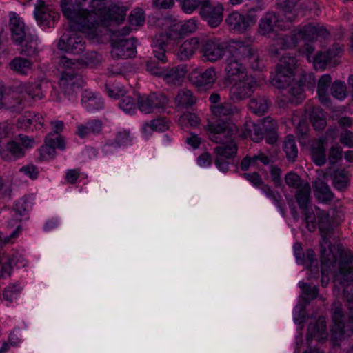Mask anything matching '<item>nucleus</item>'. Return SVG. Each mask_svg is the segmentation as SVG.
Here are the masks:
<instances>
[{
    "mask_svg": "<svg viewBox=\"0 0 353 353\" xmlns=\"http://www.w3.org/2000/svg\"><path fill=\"white\" fill-rule=\"evenodd\" d=\"M225 21L230 30L241 34L256 23V17L250 14H241L238 12H232L228 14Z\"/></svg>",
    "mask_w": 353,
    "mask_h": 353,
    "instance_id": "nucleus-18",
    "label": "nucleus"
},
{
    "mask_svg": "<svg viewBox=\"0 0 353 353\" xmlns=\"http://www.w3.org/2000/svg\"><path fill=\"white\" fill-rule=\"evenodd\" d=\"M328 35L329 32L323 26L309 23L302 28H296L290 35H281L274 39L270 52L278 54L279 50L295 47L301 41H305L307 43L301 49V52L305 54L307 60L310 61V55L313 53L314 47L310 42L317 39H325Z\"/></svg>",
    "mask_w": 353,
    "mask_h": 353,
    "instance_id": "nucleus-2",
    "label": "nucleus"
},
{
    "mask_svg": "<svg viewBox=\"0 0 353 353\" xmlns=\"http://www.w3.org/2000/svg\"><path fill=\"white\" fill-rule=\"evenodd\" d=\"M81 102L83 106L88 112L99 110L103 108V102L99 94L90 90H84L82 93Z\"/></svg>",
    "mask_w": 353,
    "mask_h": 353,
    "instance_id": "nucleus-29",
    "label": "nucleus"
},
{
    "mask_svg": "<svg viewBox=\"0 0 353 353\" xmlns=\"http://www.w3.org/2000/svg\"><path fill=\"white\" fill-rule=\"evenodd\" d=\"M17 141H19V145L23 148V150L27 148H32L34 145V139L33 138H30L25 134H19L16 137Z\"/></svg>",
    "mask_w": 353,
    "mask_h": 353,
    "instance_id": "nucleus-64",
    "label": "nucleus"
},
{
    "mask_svg": "<svg viewBox=\"0 0 353 353\" xmlns=\"http://www.w3.org/2000/svg\"><path fill=\"white\" fill-rule=\"evenodd\" d=\"M164 43L159 42L156 43L154 46L153 52L154 54V57L159 61L165 63L167 61L166 56H165V50L164 48Z\"/></svg>",
    "mask_w": 353,
    "mask_h": 353,
    "instance_id": "nucleus-59",
    "label": "nucleus"
},
{
    "mask_svg": "<svg viewBox=\"0 0 353 353\" xmlns=\"http://www.w3.org/2000/svg\"><path fill=\"white\" fill-rule=\"evenodd\" d=\"M296 65L295 57L287 54L283 55L276 67V72L271 79L272 85L281 90L287 88L294 79Z\"/></svg>",
    "mask_w": 353,
    "mask_h": 353,
    "instance_id": "nucleus-9",
    "label": "nucleus"
},
{
    "mask_svg": "<svg viewBox=\"0 0 353 353\" xmlns=\"http://www.w3.org/2000/svg\"><path fill=\"white\" fill-rule=\"evenodd\" d=\"M179 23L181 26V30H182L183 34L193 33L198 28L197 21L193 19L187 20L182 23Z\"/></svg>",
    "mask_w": 353,
    "mask_h": 353,
    "instance_id": "nucleus-55",
    "label": "nucleus"
},
{
    "mask_svg": "<svg viewBox=\"0 0 353 353\" xmlns=\"http://www.w3.org/2000/svg\"><path fill=\"white\" fill-rule=\"evenodd\" d=\"M350 184V178L347 172L345 170L337 171L334 174L333 185L338 190L343 191Z\"/></svg>",
    "mask_w": 353,
    "mask_h": 353,
    "instance_id": "nucleus-45",
    "label": "nucleus"
},
{
    "mask_svg": "<svg viewBox=\"0 0 353 353\" xmlns=\"http://www.w3.org/2000/svg\"><path fill=\"white\" fill-rule=\"evenodd\" d=\"M195 102L196 97L193 95L191 90L186 88L179 90L174 99L176 106L182 109L190 108Z\"/></svg>",
    "mask_w": 353,
    "mask_h": 353,
    "instance_id": "nucleus-34",
    "label": "nucleus"
},
{
    "mask_svg": "<svg viewBox=\"0 0 353 353\" xmlns=\"http://www.w3.org/2000/svg\"><path fill=\"white\" fill-rule=\"evenodd\" d=\"M10 16V28L12 40L21 43L23 40L30 39L29 44L22 46L21 53L28 56L35 54L37 48V37L27 34L24 23L15 13H12Z\"/></svg>",
    "mask_w": 353,
    "mask_h": 353,
    "instance_id": "nucleus-8",
    "label": "nucleus"
},
{
    "mask_svg": "<svg viewBox=\"0 0 353 353\" xmlns=\"http://www.w3.org/2000/svg\"><path fill=\"white\" fill-rule=\"evenodd\" d=\"M17 263V261L15 260V256L11 258L4 253L0 254V265L1 266L0 276L2 278L9 276L11 274L13 265H16Z\"/></svg>",
    "mask_w": 353,
    "mask_h": 353,
    "instance_id": "nucleus-42",
    "label": "nucleus"
},
{
    "mask_svg": "<svg viewBox=\"0 0 353 353\" xmlns=\"http://www.w3.org/2000/svg\"><path fill=\"white\" fill-rule=\"evenodd\" d=\"M203 1L200 0H181L180 1L182 10L186 14L192 13L199 6H201Z\"/></svg>",
    "mask_w": 353,
    "mask_h": 353,
    "instance_id": "nucleus-53",
    "label": "nucleus"
},
{
    "mask_svg": "<svg viewBox=\"0 0 353 353\" xmlns=\"http://www.w3.org/2000/svg\"><path fill=\"white\" fill-rule=\"evenodd\" d=\"M310 120L312 125L317 130L324 128L326 125L325 113L319 107H315L312 110Z\"/></svg>",
    "mask_w": 353,
    "mask_h": 353,
    "instance_id": "nucleus-43",
    "label": "nucleus"
},
{
    "mask_svg": "<svg viewBox=\"0 0 353 353\" xmlns=\"http://www.w3.org/2000/svg\"><path fill=\"white\" fill-rule=\"evenodd\" d=\"M248 107L254 114L261 116L268 111L269 103L266 98L258 97L250 101Z\"/></svg>",
    "mask_w": 353,
    "mask_h": 353,
    "instance_id": "nucleus-40",
    "label": "nucleus"
},
{
    "mask_svg": "<svg viewBox=\"0 0 353 353\" xmlns=\"http://www.w3.org/2000/svg\"><path fill=\"white\" fill-rule=\"evenodd\" d=\"M34 196L33 194L26 195L16 201L14 210L20 216L26 215L32 210Z\"/></svg>",
    "mask_w": 353,
    "mask_h": 353,
    "instance_id": "nucleus-39",
    "label": "nucleus"
},
{
    "mask_svg": "<svg viewBox=\"0 0 353 353\" xmlns=\"http://www.w3.org/2000/svg\"><path fill=\"white\" fill-rule=\"evenodd\" d=\"M86 0H61L62 13L68 21L70 28L60 37L57 48L73 54H80L85 49V42L77 31L93 39L98 35L101 26L110 22L123 21L124 10L115 5H107L108 0H91L88 8L83 1Z\"/></svg>",
    "mask_w": 353,
    "mask_h": 353,
    "instance_id": "nucleus-1",
    "label": "nucleus"
},
{
    "mask_svg": "<svg viewBox=\"0 0 353 353\" xmlns=\"http://www.w3.org/2000/svg\"><path fill=\"white\" fill-rule=\"evenodd\" d=\"M65 70L59 80L61 90L67 94H70L83 85V80L81 74L77 72V69L63 68Z\"/></svg>",
    "mask_w": 353,
    "mask_h": 353,
    "instance_id": "nucleus-17",
    "label": "nucleus"
},
{
    "mask_svg": "<svg viewBox=\"0 0 353 353\" xmlns=\"http://www.w3.org/2000/svg\"><path fill=\"white\" fill-rule=\"evenodd\" d=\"M261 125L265 132L274 131L277 128V122L276 120L268 117L262 120Z\"/></svg>",
    "mask_w": 353,
    "mask_h": 353,
    "instance_id": "nucleus-62",
    "label": "nucleus"
},
{
    "mask_svg": "<svg viewBox=\"0 0 353 353\" xmlns=\"http://www.w3.org/2000/svg\"><path fill=\"white\" fill-rule=\"evenodd\" d=\"M190 81L197 87H205L213 84L216 79L214 68L210 67L205 71L195 69L189 75Z\"/></svg>",
    "mask_w": 353,
    "mask_h": 353,
    "instance_id": "nucleus-20",
    "label": "nucleus"
},
{
    "mask_svg": "<svg viewBox=\"0 0 353 353\" xmlns=\"http://www.w3.org/2000/svg\"><path fill=\"white\" fill-rule=\"evenodd\" d=\"M19 172L28 176L31 179H37L39 175L38 168L32 164L21 167L19 169Z\"/></svg>",
    "mask_w": 353,
    "mask_h": 353,
    "instance_id": "nucleus-58",
    "label": "nucleus"
},
{
    "mask_svg": "<svg viewBox=\"0 0 353 353\" xmlns=\"http://www.w3.org/2000/svg\"><path fill=\"white\" fill-rule=\"evenodd\" d=\"M168 103V99L165 95L157 92L139 96L137 99L138 108L145 114L160 112L167 106Z\"/></svg>",
    "mask_w": 353,
    "mask_h": 353,
    "instance_id": "nucleus-11",
    "label": "nucleus"
},
{
    "mask_svg": "<svg viewBox=\"0 0 353 353\" xmlns=\"http://www.w3.org/2000/svg\"><path fill=\"white\" fill-rule=\"evenodd\" d=\"M285 181L289 187L294 189L299 188L305 183L297 174L293 172H290L285 175Z\"/></svg>",
    "mask_w": 353,
    "mask_h": 353,
    "instance_id": "nucleus-51",
    "label": "nucleus"
},
{
    "mask_svg": "<svg viewBox=\"0 0 353 353\" xmlns=\"http://www.w3.org/2000/svg\"><path fill=\"white\" fill-rule=\"evenodd\" d=\"M129 21L132 26H139L143 25L145 21L143 10L141 8L133 10L130 12Z\"/></svg>",
    "mask_w": 353,
    "mask_h": 353,
    "instance_id": "nucleus-52",
    "label": "nucleus"
},
{
    "mask_svg": "<svg viewBox=\"0 0 353 353\" xmlns=\"http://www.w3.org/2000/svg\"><path fill=\"white\" fill-rule=\"evenodd\" d=\"M105 90L108 96L113 99H119L123 97L124 90L119 86H111L109 85H105Z\"/></svg>",
    "mask_w": 353,
    "mask_h": 353,
    "instance_id": "nucleus-61",
    "label": "nucleus"
},
{
    "mask_svg": "<svg viewBox=\"0 0 353 353\" xmlns=\"http://www.w3.org/2000/svg\"><path fill=\"white\" fill-rule=\"evenodd\" d=\"M111 55L113 59H128L135 57L137 53V40L130 39H121L114 41L112 43Z\"/></svg>",
    "mask_w": 353,
    "mask_h": 353,
    "instance_id": "nucleus-15",
    "label": "nucleus"
},
{
    "mask_svg": "<svg viewBox=\"0 0 353 353\" xmlns=\"http://www.w3.org/2000/svg\"><path fill=\"white\" fill-rule=\"evenodd\" d=\"M44 84H46L42 80H38L32 82L20 83L16 88L20 93L26 94L30 98L34 100H40L43 98V88Z\"/></svg>",
    "mask_w": 353,
    "mask_h": 353,
    "instance_id": "nucleus-23",
    "label": "nucleus"
},
{
    "mask_svg": "<svg viewBox=\"0 0 353 353\" xmlns=\"http://www.w3.org/2000/svg\"><path fill=\"white\" fill-rule=\"evenodd\" d=\"M103 123L101 120L92 119L84 124L77 125V134L81 138H85L90 135L97 136L103 131Z\"/></svg>",
    "mask_w": 353,
    "mask_h": 353,
    "instance_id": "nucleus-27",
    "label": "nucleus"
},
{
    "mask_svg": "<svg viewBox=\"0 0 353 353\" xmlns=\"http://www.w3.org/2000/svg\"><path fill=\"white\" fill-rule=\"evenodd\" d=\"M265 196L270 198L275 205L280 210L282 214H284V209L281 203V196L279 192H275L271 188L265 184L259 188Z\"/></svg>",
    "mask_w": 353,
    "mask_h": 353,
    "instance_id": "nucleus-47",
    "label": "nucleus"
},
{
    "mask_svg": "<svg viewBox=\"0 0 353 353\" xmlns=\"http://www.w3.org/2000/svg\"><path fill=\"white\" fill-rule=\"evenodd\" d=\"M313 189L315 196L322 203L330 202L334 198L329 185L321 179L314 181Z\"/></svg>",
    "mask_w": 353,
    "mask_h": 353,
    "instance_id": "nucleus-31",
    "label": "nucleus"
},
{
    "mask_svg": "<svg viewBox=\"0 0 353 353\" xmlns=\"http://www.w3.org/2000/svg\"><path fill=\"white\" fill-rule=\"evenodd\" d=\"M183 33L181 30L180 23H174L171 26L166 32V37L170 40H176L179 39Z\"/></svg>",
    "mask_w": 353,
    "mask_h": 353,
    "instance_id": "nucleus-56",
    "label": "nucleus"
},
{
    "mask_svg": "<svg viewBox=\"0 0 353 353\" xmlns=\"http://www.w3.org/2000/svg\"><path fill=\"white\" fill-rule=\"evenodd\" d=\"M316 210L319 219V229L321 235L320 250L322 262L323 264L330 265L335 261L336 255L332 250L330 239L332 237L334 226L343 220V216L337 219H333L330 218V213L324 210H320L317 208Z\"/></svg>",
    "mask_w": 353,
    "mask_h": 353,
    "instance_id": "nucleus-5",
    "label": "nucleus"
},
{
    "mask_svg": "<svg viewBox=\"0 0 353 353\" xmlns=\"http://www.w3.org/2000/svg\"><path fill=\"white\" fill-rule=\"evenodd\" d=\"M132 143V137L128 130H122L116 133L114 140H109L103 146V152L105 154L112 152V149L127 146Z\"/></svg>",
    "mask_w": 353,
    "mask_h": 353,
    "instance_id": "nucleus-24",
    "label": "nucleus"
},
{
    "mask_svg": "<svg viewBox=\"0 0 353 353\" xmlns=\"http://www.w3.org/2000/svg\"><path fill=\"white\" fill-rule=\"evenodd\" d=\"M290 88L283 94L284 101L298 104L305 98L303 85L299 83H290Z\"/></svg>",
    "mask_w": 353,
    "mask_h": 353,
    "instance_id": "nucleus-36",
    "label": "nucleus"
},
{
    "mask_svg": "<svg viewBox=\"0 0 353 353\" xmlns=\"http://www.w3.org/2000/svg\"><path fill=\"white\" fill-rule=\"evenodd\" d=\"M122 99L119 102V107L125 112L128 114H134L137 110V104L135 100L130 96L122 97Z\"/></svg>",
    "mask_w": 353,
    "mask_h": 353,
    "instance_id": "nucleus-48",
    "label": "nucleus"
},
{
    "mask_svg": "<svg viewBox=\"0 0 353 353\" xmlns=\"http://www.w3.org/2000/svg\"><path fill=\"white\" fill-rule=\"evenodd\" d=\"M299 287L303 292L310 299H315L318 295V289L316 286H311L304 282H300Z\"/></svg>",
    "mask_w": 353,
    "mask_h": 353,
    "instance_id": "nucleus-57",
    "label": "nucleus"
},
{
    "mask_svg": "<svg viewBox=\"0 0 353 353\" xmlns=\"http://www.w3.org/2000/svg\"><path fill=\"white\" fill-rule=\"evenodd\" d=\"M10 65L17 73L26 74L31 70L32 62L26 59L17 57L10 62Z\"/></svg>",
    "mask_w": 353,
    "mask_h": 353,
    "instance_id": "nucleus-44",
    "label": "nucleus"
},
{
    "mask_svg": "<svg viewBox=\"0 0 353 353\" xmlns=\"http://www.w3.org/2000/svg\"><path fill=\"white\" fill-rule=\"evenodd\" d=\"M146 69L151 74L162 78L166 84L172 86L181 85L188 72V68L185 64L164 68L160 67L154 61H147Z\"/></svg>",
    "mask_w": 353,
    "mask_h": 353,
    "instance_id": "nucleus-6",
    "label": "nucleus"
},
{
    "mask_svg": "<svg viewBox=\"0 0 353 353\" xmlns=\"http://www.w3.org/2000/svg\"><path fill=\"white\" fill-rule=\"evenodd\" d=\"M343 46L339 43L334 44L327 50L320 52L312 58L315 69L323 70L327 64L336 65L337 59L343 54Z\"/></svg>",
    "mask_w": 353,
    "mask_h": 353,
    "instance_id": "nucleus-14",
    "label": "nucleus"
},
{
    "mask_svg": "<svg viewBox=\"0 0 353 353\" xmlns=\"http://www.w3.org/2000/svg\"><path fill=\"white\" fill-rule=\"evenodd\" d=\"M252 52V46L246 44L243 41L232 42L225 66V79L230 83L248 76L243 61L245 59V55L250 54Z\"/></svg>",
    "mask_w": 353,
    "mask_h": 353,
    "instance_id": "nucleus-4",
    "label": "nucleus"
},
{
    "mask_svg": "<svg viewBox=\"0 0 353 353\" xmlns=\"http://www.w3.org/2000/svg\"><path fill=\"white\" fill-rule=\"evenodd\" d=\"M331 81L332 78L329 74L323 75L319 80L317 92L319 100L323 104L329 101L327 90Z\"/></svg>",
    "mask_w": 353,
    "mask_h": 353,
    "instance_id": "nucleus-41",
    "label": "nucleus"
},
{
    "mask_svg": "<svg viewBox=\"0 0 353 353\" xmlns=\"http://www.w3.org/2000/svg\"><path fill=\"white\" fill-rule=\"evenodd\" d=\"M278 21V17L274 12H267L259 21V32L262 35L272 32Z\"/></svg>",
    "mask_w": 353,
    "mask_h": 353,
    "instance_id": "nucleus-33",
    "label": "nucleus"
},
{
    "mask_svg": "<svg viewBox=\"0 0 353 353\" xmlns=\"http://www.w3.org/2000/svg\"><path fill=\"white\" fill-rule=\"evenodd\" d=\"M54 134L49 133L45 139V144L40 149V154L43 159H49L54 157L55 149L57 148L61 150L65 149V141L62 137L57 136L54 138Z\"/></svg>",
    "mask_w": 353,
    "mask_h": 353,
    "instance_id": "nucleus-21",
    "label": "nucleus"
},
{
    "mask_svg": "<svg viewBox=\"0 0 353 353\" xmlns=\"http://www.w3.org/2000/svg\"><path fill=\"white\" fill-rule=\"evenodd\" d=\"M211 110L212 114L217 119L214 121L209 122V123L218 122V121H228L230 123L227 119H221L222 117H230L236 114L239 112L238 108L232 105L230 102L221 103L216 105H212L211 106Z\"/></svg>",
    "mask_w": 353,
    "mask_h": 353,
    "instance_id": "nucleus-28",
    "label": "nucleus"
},
{
    "mask_svg": "<svg viewBox=\"0 0 353 353\" xmlns=\"http://www.w3.org/2000/svg\"><path fill=\"white\" fill-rule=\"evenodd\" d=\"M283 150L290 161H294L298 154V149L292 135L286 137L283 143Z\"/></svg>",
    "mask_w": 353,
    "mask_h": 353,
    "instance_id": "nucleus-46",
    "label": "nucleus"
},
{
    "mask_svg": "<svg viewBox=\"0 0 353 353\" xmlns=\"http://www.w3.org/2000/svg\"><path fill=\"white\" fill-rule=\"evenodd\" d=\"M0 155L6 161L16 160L25 155V150L15 138L5 145L0 151Z\"/></svg>",
    "mask_w": 353,
    "mask_h": 353,
    "instance_id": "nucleus-26",
    "label": "nucleus"
},
{
    "mask_svg": "<svg viewBox=\"0 0 353 353\" xmlns=\"http://www.w3.org/2000/svg\"><path fill=\"white\" fill-rule=\"evenodd\" d=\"M21 292V288L18 285H10L3 291V299L9 303L16 299Z\"/></svg>",
    "mask_w": 353,
    "mask_h": 353,
    "instance_id": "nucleus-50",
    "label": "nucleus"
},
{
    "mask_svg": "<svg viewBox=\"0 0 353 353\" xmlns=\"http://www.w3.org/2000/svg\"><path fill=\"white\" fill-rule=\"evenodd\" d=\"M226 50L227 45L223 41L214 38L207 39L201 43L200 53L203 61L214 63L224 57Z\"/></svg>",
    "mask_w": 353,
    "mask_h": 353,
    "instance_id": "nucleus-10",
    "label": "nucleus"
},
{
    "mask_svg": "<svg viewBox=\"0 0 353 353\" xmlns=\"http://www.w3.org/2000/svg\"><path fill=\"white\" fill-rule=\"evenodd\" d=\"M340 141L349 148H353V132L347 130L342 131L340 134Z\"/></svg>",
    "mask_w": 353,
    "mask_h": 353,
    "instance_id": "nucleus-63",
    "label": "nucleus"
},
{
    "mask_svg": "<svg viewBox=\"0 0 353 353\" xmlns=\"http://www.w3.org/2000/svg\"><path fill=\"white\" fill-rule=\"evenodd\" d=\"M102 61V57L97 52L86 53L84 58L72 60L63 56L59 61V65L62 68L79 69L83 67H94Z\"/></svg>",
    "mask_w": 353,
    "mask_h": 353,
    "instance_id": "nucleus-16",
    "label": "nucleus"
},
{
    "mask_svg": "<svg viewBox=\"0 0 353 353\" xmlns=\"http://www.w3.org/2000/svg\"><path fill=\"white\" fill-rule=\"evenodd\" d=\"M199 47V40L192 37L183 41L175 50V56L180 61H187L195 54Z\"/></svg>",
    "mask_w": 353,
    "mask_h": 353,
    "instance_id": "nucleus-25",
    "label": "nucleus"
},
{
    "mask_svg": "<svg viewBox=\"0 0 353 353\" xmlns=\"http://www.w3.org/2000/svg\"><path fill=\"white\" fill-rule=\"evenodd\" d=\"M207 130L210 139L222 145L214 148L216 157L230 159L237 152V145L234 139L237 134V127L228 121H218L208 124Z\"/></svg>",
    "mask_w": 353,
    "mask_h": 353,
    "instance_id": "nucleus-3",
    "label": "nucleus"
},
{
    "mask_svg": "<svg viewBox=\"0 0 353 353\" xmlns=\"http://www.w3.org/2000/svg\"><path fill=\"white\" fill-rule=\"evenodd\" d=\"M283 1L282 8L283 15L285 19L289 21H293L298 15L299 6L297 3L299 0H279Z\"/></svg>",
    "mask_w": 353,
    "mask_h": 353,
    "instance_id": "nucleus-38",
    "label": "nucleus"
},
{
    "mask_svg": "<svg viewBox=\"0 0 353 353\" xmlns=\"http://www.w3.org/2000/svg\"><path fill=\"white\" fill-rule=\"evenodd\" d=\"M223 6L219 3H210L205 0L201 3L200 16L209 26L217 27L223 18Z\"/></svg>",
    "mask_w": 353,
    "mask_h": 353,
    "instance_id": "nucleus-13",
    "label": "nucleus"
},
{
    "mask_svg": "<svg viewBox=\"0 0 353 353\" xmlns=\"http://www.w3.org/2000/svg\"><path fill=\"white\" fill-rule=\"evenodd\" d=\"M303 210L305 214V220L307 228L310 232L314 231L316 228V216L312 210L309 209V208Z\"/></svg>",
    "mask_w": 353,
    "mask_h": 353,
    "instance_id": "nucleus-54",
    "label": "nucleus"
},
{
    "mask_svg": "<svg viewBox=\"0 0 353 353\" xmlns=\"http://www.w3.org/2000/svg\"><path fill=\"white\" fill-rule=\"evenodd\" d=\"M340 283L347 302L349 318H353V255H345L339 263Z\"/></svg>",
    "mask_w": 353,
    "mask_h": 353,
    "instance_id": "nucleus-7",
    "label": "nucleus"
},
{
    "mask_svg": "<svg viewBox=\"0 0 353 353\" xmlns=\"http://www.w3.org/2000/svg\"><path fill=\"white\" fill-rule=\"evenodd\" d=\"M311 155L313 161L317 165H322L326 161L324 141L323 139L313 140L310 145Z\"/></svg>",
    "mask_w": 353,
    "mask_h": 353,
    "instance_id": "nucleus-32",
    "label": "nucleus"
},
{
    "mask_svg": "<svg viewBox=\"0 0 353 353\" xmlns=\"http://www.w3.org/2000/svg\"><path fill=\"white\" fill-rule=\"evenodd\" d=\"M331 94L339 100H343L347 97L346 85L345 83L336 81L331 86Z\"/></svg>",
    "mask_w": 353,
    "mask_h": 353,
    "instance_id": "nucleus-49",
    "label": "nucleus"
},
{
    "mask_svg": "<svg viewBox=\"0 0 353 353\" xmlns=\"http://www.w3.org/2000/svg\"><path fill=\"white\" fill-rule=\"evenodd\" d=\"M342 157V149L339 145H334L331 148L328 159L330 163L332 164L336 163Z\"/></svg>",
    "mask_w": 353,
    "mask_h": 353,
    "instance_id": "nucleus-60",
    "label": "nucleus"
},
{
    "mask_svg": "<svg viewBox=\"0 0 353 353\" xmlns=\"http://www.w3.org/2000/svg\"><path fill=\"white\" fill-rule=\"evenodd\" d=\"M295 198L300 208L306 210L310 201L311 188L309 183L305 182L301 187L296 189Z\"/></svg>",
    "mask_w": 353,
    "mask_h": 353,
    "instance_id": "nucleus-37",
    "label": "nucleus"
},
{
    "mask_svg": "<svg viewBox=\"0 0 353 353\" xmlns=\"http://www.w3.org/2000/svg\"><path fill=\"white\" fill-rule=\"evenodd\" d=\"M264 132L260 125L248 121L245 124L241 136L243 138L250 137L253 141L259 142L263 139Z\"/></svg>",
    "mask_w": 353,
    "mask_h": 353,
    "instance_id": "nucleus-35",
    "label": "nucleus"
},
{
    "mask_svg": "<svg viewBox=\"0 0 353 353\" xmlns=\"http://www.w3.org/2000/svg\"><path fill=\"white\" fill-rule=\"evenodd\" d=\"M326 323L324 317H319L315 324H310L307 329V339L316 338L318 341L327 338Z\"/></svg>",
    "mask_w": 353,
    "mask_h": 353,
    "instance_id": "nucleus-30",
    "label": "nucleus"
},
{
    "mask_svg": "<svg viewBox=\"0 0 353 353\" xmlns=\"http://www.w3.org/2000/svg\"><path fill=\"white\" fill-rule=\"evenodd\" d=\"M343 312L342 305L339 302H334L332 308V334L334 340H340L345 333V325L343 323Z\"/></svg>",
    "mask_w": 353,
    "mask_h": 353,
    "instance_id": "nucleus-22",
    "label": "nucleus"
},
{
    "mask_svg": "<svg viewBox=\"0 0 353 353\" xmlns=\"http://www.w3.org/2000/svg\"><path fill=\"white\" fill-rule=\"evenodd\" d=\"M230 88V99L233 101H240L249 98L257 87L255 79L252 76H246L242 79L233 81Z\"/></svg>",
    "mask_w": 353,
    "mask_h": 353,
    "instance_id": "nucleus-12",
    "label": "nucleus"
},
{
    "mask_svg": "<svg viewBox=\"0 0 353 353\" xmlns=\"http://www.w3.org/2000/svg\"><path fill=\"white\" fill-rule=\"evenodd\" d=\"M34 14L37 22L45 26H50L51 22H54L59 17V13L46 5L42 0L37 1Z\"/></svg>",
    "mask_w": 353,
    "mask_h": 353,
    "instance_id": "nucleus-19",
    "label": "nucleus"
}]
</instances>
